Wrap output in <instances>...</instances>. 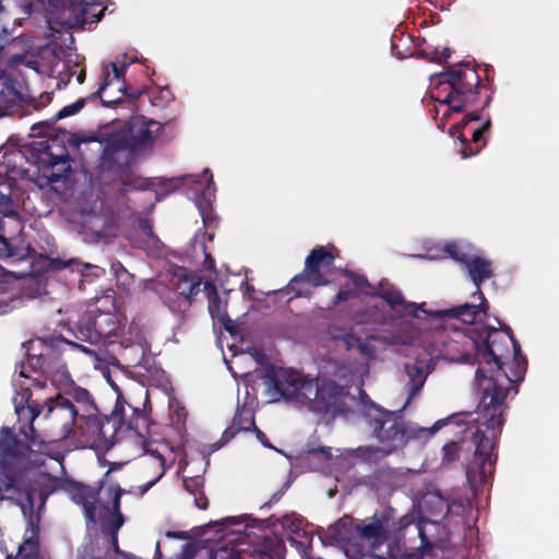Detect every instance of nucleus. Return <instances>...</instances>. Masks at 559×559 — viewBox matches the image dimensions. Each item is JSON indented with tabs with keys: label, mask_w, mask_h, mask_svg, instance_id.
I'll return each instance as SVG.
<instances>
[{
	"label": "nucleus",
	"mask_w": 559,
	"mask_h": 559,
	"mask_svg": "<svg viewBox=\"0 0 559 559\" xmlns=\"http://www.w3.org/2000/svg\"><path fill=\"white\" fill-rule=\"evenodd\" d=\"M472 334L478 361L475 380L480 396L473 435L474 460L466 465V478L472 487H477L486 485L493 473L497 459L493 452L508 409L506 400L513 384L524 379L527 360L510 328L502 331L486 326L473 330Z\"/></svg>",
	"instance_id": "f257e3e1"
},
{
	"label": "nucleus",
	"mask_w": 559,
	"mask_h": 559,
	"mask_svg": "<svg viewBox=\"0 0 559 559\" xmlns=\"http://www.w3.org/2000/svg\"><path fill=\"white\" fill-rule=\"evenodd\" d=\"M429 95L435 102L449 106V110L452 112L471 109L450 131L452 135L457 134L463 158L477 155L487 144L484 134L490 129V118L473 130L471 142L463 134V130L469 122L478 121L480 119L479 111L489 106L492 99L489 82L484 83L480 80L476 68L471 62H460L444 72L430 76Z\"/></svg>",
	"instance_id": "f03ea898"
},
{
	"label": "nucleus",
	"mask_w": 559,
	"mask_h": 559,
	"mask_svg": "<svg viewBox=\"0 0 559 559\" xmlns=\"http://www.w3.org/2000/svg\"><path fill=\"white\" fill-rule=\"evenodd\" d=\"M150 418L144 408L127 403L118 395L109 416L102 415L96 406H87L75 420L73 436L82 448L111 449L124 433L144 438L148 433Z\"/></svg>",
	"instance_id": "7ed1b4c3"
},
{
	"label": "nucleus",
	"mask_w": 559,
	"mask_h": 559,
	"mask_svg": "<svg viewBox=\"0 0 559 559\" xmlns=\"http://www.w3.org/2000/svg\"><path fill=\"white\" fill-rule=\"evenodd\" d=\"M31 444L16 438L9 427L0 430V502L10 501L19 506L24 515L33 514L35 493L39 508H44L51 490L39 487L29 471Z\"/></svg>",
	"instance_id": "20e7f679"
},
{
	"label": "nucleus",
	"mask_w": 559,
	"mask_h": 559,
	"mask_svg": "<svg viewBox=\"0 0 559 559\" xmlns=\"http://www.w3.org/2000/svg\"><path fill=\"white\" fill-rule=\"evenodd\" d=\"M32 391L28 388L22 389L14 396L15 412L21 418L25 413L28 415L29 435L23 431L26 439L32 445L43 443L37 441L34 420L43 413V419L46 421V429L50 431L52 440H64L69 438L74 429L75 420L79 415V408L72 401L58 394L55 399H50L45 405H40L31 400Z\"/></svg>",
	"instance_id": "39448f33"
},
{
	"label": "nucleus",
	"mask_w": 559,
	"mask_h": 559,
	"mask_svg": "<svg viewBox=\"0 0 559 559\" xmlns=\"http://www.w3.org/2000/svg\"><path fill=\"white\" fill-rule=\"evenodd\" d=\"M364 416L385 454L404 448L409 440L429 438L445 425V420H438L429 428L418 427L406 421L399 413L382 409L374 403L366 406Z\"/></svg>",
	"instance_id": "423d86ee"
},
{
	"label": "nucleus",
	"mask_w": 559,
	"mask_h": 559,
	"mask_svg": "<svg viewBox=\"0 0 559 559\" xmlns=\"http://www.w3.org/2000/svg\"><path fill=\"white\" fill-rule=\"evenodd\" d=\"M120 328L121 320L116 312L96 309L81 318L74 332L75 338L81 342H86L91 346L71 341L64 342L96 360H99L102 347L109 343L108 340L116 335Z\"/></svg>",
	"instance_id": "0eeeda50"
},
{
	"label": "nucleus",
	"mask_w": 559,
	"mask_h": 559,
	"mask_svg": "<svg viewBox=\"0 0 559 559\" xmlns=\"http://www.w3.org/2000/svg\"><path fill=\"white\" fill-rule=\"evenodd\" d=\"M307 400L306 406L311 412L332 420L338 416H348L355 397L347 386L340 385L334 380H324L319 384L314 379L313 384L308 385Z\"/></svg>",
	"instance_id": "6e6552de"
},
{
	"label": "nucleus",
	"mask_w": 559,
	"mask_h": 559,
	"mask_svg": "<svg viewBox=\"0 0 559 559\" xmlns=\"http://www.w3.org/2000/svg\"><path fill=\"white\" fill-rule=\"evenodd\" d=\"M333 249L317 246L310 251L306 258L304 270L296 274L287 285V293L292 294L293 298L308 296L310 290L307 285L319 287L329 284L324 272L329 271L335 262L336 255L333 253Z\"/></svg>",
	"instance_id": "1a4fd4ad"
},
{
	"label": "nucleus",
	"mask_w": 559,
	"mask_h": 559,
	"mask_svg": "<svg viewBox=\"0 0 559 559\" xmlns=\"http://www.w3.org/2000/svg\"><path fill=\"white\" fill-rule=\"evenodd\" d=\"M27 159L51 182L61 180L71 169L69 152L58 139L33 142L27 148Z\"/></svg>",
	"instance_id": "9d476101"
},
{
	"label": "nucleus",
	"mask_w": 559,
	"mask_h": 559,
	"mask_svg": "<svg viewBox=\"0 0 559 559\" xmlns=\"http://www.w3.org/2000/svg\"><path fill=\"white\" fill-rule=\"evenodd\" d=\"M263 379L272 391L274 401L285 400L301 405L307 404L308 385L314 382V379H308L293 368L270 367L265 370Z\"/></svg>",
	"instance_id": "9b49d317"
},
{
	"label": "nucleus",
	"mask_w": 559,
	"mask_h": 559,
	"mask_svg": "<svg viewBox=\"0 0 559 559\" xmlns=\"http://www.w3.org/2000/svg\"><path fill=\"white\" fill-rule=\"evenodd\" d=\"M90 142L103 144L100 165L107 170H123L128 168L135 155L122 128L111 131L104 139H100L99 135H94L79 140L78 145Z\"/></svg>",
	"instance_id": "f8f14e48"
},
{
	"label": "nucleus",
	"mask_w": 559,
	"mask_h": 559,
	"mask_svg": "<svg viewBox=\"0 0 559 559\" xmlns=\"http://www.w3.org/2000/svg\"><path fill=\"white\" fill-rule=\"evenodd\" d=\"M122 129L127 134L134 154H136L140 151L153 147L163 129V124L153 119H139L126 123Z\"/></svg>",
	"instance_id": "ddd939ff"
},
{
	"label": "nucleus",
	"mask_w": 559,
	"mask_h": 559,
	"mask_svg": "<svg viewBox=\"0 0 559 559\" xmlns=\"http://www.w3.org/2000/svg\"><path fill=\"white\" fill-rule=\"evenodd\" d=\"M99 490L100 488H93L78 481L69 485V495L76 504L82 507L87 525L97 524Z\"/></svg>",
	"instance_id": "4468645a"
},
{
	"label": "nucleus",
	"mask_w": 559,
	"mask_h": 559,
	"mask_svg": "<svg viewBox=\"0 0 559 559\" xmlns=\"http://www.w3.org/2000/svg\"><path fill=\"white\" fill-rule=\"evenodd\" d=\"M332 537L342 544L345 555L348 559H362L367 555L364 542L359 540L350 533V519L345 516L340 519L330 528Z\"/></svg>",
	"instance_id": "2eb2a0df"
},
{
	"label": "nucleus",
	"mask_w": 559,
	"mask_h": 559,
	"mask_svg": "<svg viewBox=\"0 0 559 559\" xmlns=\"http://www.w3.org/2000/svg\"><path fill=\"white\" fill-rule=\"evenodd\" d=\"M66 9L72 17L71 26L97 23L105 11L97 0H67Z\"/></svg>",
	"instance_id": "dca6fc26"
},
{
	"label": "nucleus",
	"mask_w": 559,
	"mask_h": 559,
	"mask_svg": "<svg viewBox=\"0 0 559 559\" xmlns=\"http://www.w3.org/2000/svg\"><path fill=\"white\" fill-rule=\"evenodd\" d=\"M24 83L5 72H0V110L5 116L24 100Z\"/></svg>",
	"instance_id": "f3484780"
},
{
	"label": "nucleus",
	"mask_w": 559,
	"mask_h": 559,
	"mask_svg": "<svg viewBox=\"0 0 559 559\" xmlns=\"http://www.w3.org/2000/svg\"><path fill=\"white\" fill-rule=\"evenodd\" d=\"M204 292L207 296L209 311L213 320L222 324L224 330L227 331L230 335H235L237 333V326L235 322L228 317L227 305L222 301L216 285L209 281L205 282Z\"/></svg>",
	"instance_id": "a211bd4d"
},
{
	"label": "nucleus",
	"mask_w": 559,
	"mask_h": 559,
	"mask_svg": "<svg viewBox=\"0 0 559 559\" xmlns=\"http://www.w3.org/2000/svg\"><path fill=\"white\" fill-rule=\"evenodd\" d=\"M489 306L484 297V300L478 299V304H463L452 308L438 310L432 313L435 318L456 319L465 324H474L478 317L483 313L487 314Z\"/></svg>",
	"instance_id": "6ab92c4d"
},
{
	"label": "nucleus",
	"mask_w": 559,
	"mask_h": 559,
	"mask_svg": "<svg viewBox=\"0 0 559 559\" xmlns=\"http://www.w3.org/2000/svg\"><path fill=\"white\" fill-rule=\"evenodd\" d=\"M465 267L468 272L469 278L476 286V290L473 293L472 297L474 299L484 300V293L481 292L480 286L485 281L489 280L493 275L491 261L481 257L472 255Z\"/></svg>",
	"instance_id": "aec40b11"
},
{
	"label": "nucleus",
	"mask_w": 559,
	"mask_h": 559,
	"mask_svg": "<svg viewBox=\"0 0 559 559\" xmlns=\"http://www.w3.org/2000/svg\"><path fill=\"white\" fill-rule=\"evenodd\" d=\"M252 428H255L253 412L246 406L238 407L234 415L231 425L222 433V437L217 442V448L228 443L240 431H251Z\"/></svg>",
	"instance_id": "412c9836"
},
{
	"label": "nucleus",
	"mask_w": 559,
	"mask_h": 559,
	"mask_svg": "<svg viewBox=\"0 0 559 559\" xmlns=\"http://www.w3.org/2000/svg\"><path fill=\"white\" fill-rule=\"evenodd\" d=\"M123 493L124 490L118 484H114L108 487L110 506L100 507L99 518L102 524H116V527L124 524V516L121 512V496Z\"/></svg>",
	"instance_id": "4be33fe9"
},
{
	"label": "nucleus",
	"mask_w": 559,
	"mask_h": 559,
	"mask_svg": "<svg viewBox=\"0 0 559 559\" xmlns=\"http://www.w3.org/2000/svg\"><path fill=\"white\" fill-rule=\"evenodd\" d=\"M350 533L359 540L370 543L373 547L382 544L388 537L382 522L376 518L368 524L354 523L350 519Z\"/></svg>",
	"instance_id": "5701e85b"
},
{
	"label": "nucleus",
	"mask_w": 559,
	"mask_h": 559,
	"mask_svg": "<svg viewBox=\"0 0 559 559\" xmlns=\"http://www.w3.org/2000/svg\"><path fill=\"white\" fill-rule=\"evenodd\" d=\"M8 559H13V557L9 556ZM14 559H44L40 552L39 528L32 522L28 523V528L24 534L23 543L19 546L17 554Z\"/></svg>",
	"instance_id": "b1692460"
},
{
	"label": "nucleus",
	"mask_w": 559,
	"mask_h": 559,
	"mask_svg": "<svg viewBox=\"0 0 559 559\" xmlns=\"http://www.w3.org/2000/svg\"><path fill=\"white\" fill-rule=\"evenodd\" d=\"M404 474L397 469L383 465L378 467L370 476L372 486L378 489H396L401 486Z\"/></svg>",
	"instance_id": "393cba45"
},
{
	"label": "nucleus",
	"mask_w": 559,
	"mask_h": 559,
	"mask_svg": "<svg viewBox=\"0 0 559 559\" xmlns=\"http://www.w3.org/2000/svg\"><path fill=\"white\" fill-rule=\"evenodd\" d=\"M138 225L141 238L134 239L135 246L145 251H158L163 243L153 230L152 221L146 217H140L138 219Z\"/></svg>",
	"instance_id": "a878e982"
},
{
	"label": "nucleus",
	"mask_w": 559,
	"mask_h": 559,
	"mask_svg": "<svg viewBox=\"0 0 559 559\" xmlns=\"http://www.w3.org/2000/svg\"><path fill=\"white\" fill-rule=\"evenodd\" d=\"M128 64L126 62L119 64V62H110L103 67L102 78L103 81L98 88L90 95V98H96L105 93L107 88L114 83V81L124 80V74Z\"/></svg>",
	"instance_id": "bb28decb"
},
{
	"label": "nucleus",
	"mask_w": 559,
	"mask_h": 559,
	"mask_svg": "<svg viewBox=\"0 0 559 559\" xmlns=\"http://www.w3.org/2000/svg\"><path fill=\"white\" fill-rule=\"evenodd\" d=\"M380 297L395 310L399 306H403L405 311L414 317H418L417 310L419 309L416 304L406 302L402 293L393 286L381 285Z\"/></svg>",
	"instance_id": "cd10ccee"
},
{
	"label": "nucleus",
	"mask_w": 559,
	"mask_h": 559,
	"mask_svg": "<svg viewBox=\"0 0 559 559\" xmlns=\"http://www.w3.org/2000/svg\"><path fill=\"white\" fill-rule=\"evenodd\" d=\"M332 338L341 340L347 350L356 349L366 358H372L374 355V348L368 340L360 338L350 332L341 335L332 333Z\"/></svg>",
	"instance_id": "c85d7f7f"
},
{
	"label": "nucleus",
	"mask_w": 559,
	"mask_h": 559,
	"mask_svg": "<svg viewBox=\"0 0 559 559\" xmlns=\"http://www.w3.org/2000/svg\"><path fill=\"white\" fill-rule=\"evenodd\" d=\"M202 280L199 275L185 271L178 275L177 288L179 294L189 301L200 293Z\"/></svg>",
	"instance_id": "c756f323"
},
{
	"label": "nucleus",
	"mask_w": 559,
	"mask_h": 559,
	"mask_svg": "<svg viewBox=\"0 0 559 559\" xmlns=\"http://www.w3.org/2000/svg\"><path fill=\"white\" fill-rule=\"evenodd\" d=\"M122 526H117L116 524H109V523H103L102 524V532L105 535H108L110 537V544L112 551L115 555L119 556V559H135V557L132 554H128L120 549L118 544V534ZM79 559H108V556L106 558H99L95 557L91 554H84Z\"/></svg>",
	"instance_id": "7c9ffc66"
},
{
	"label": "nucleus",
	"mask_w": 559,
	"mask_h": 559,
	"mask_svg": "<svg viewBox=\"0 0 559 559\" xmlns=\"http://www.w3.org/2000/svg\"><path fill=\"white\" fill-rule=\"evenodd\" d=\"M405 371L408 377V400L409 402L414 396H416L421 388L425 384L427 374L424 372L423 368L417 364H406Z\"/></svg>",
	"instance_id": "2f4dec72"
},
{
	"label": "nucleus",
	"mask_w": 559,
	"mask_h": 559,
	"mask_svg": "<svg viewBox=\"0 0 559 559\" xmlns=\"http://www.w3.org/2000/svg\"><path fill=\"white\" fill-rule=\"evenodd\" d=\"M117 90L121 94L119 97H112V95L104 96V93H102V95L96 96V98L100 99L103 106L114 108L123 103L122 96L127 97L128 103L133 104L142 94L141 91L129 90L124 83L118 86Z\"/></svg>",
	"instance_id": "473e14b6"
},
{
	"label": "nucleus",
	"mask_w": 559,
	"mask_h": 559,
	"mask_svg": "<svg viewBox=\"0 0 559 559\" xmlns=\"http://www.w3.org/2000/svg\"><path fill=\"white\" fill-rule=\"evenodd\" d=\"M370 556L376 559H423L424 557L419 551L406 552L397 542L389 543L385 554H371Z\"/></svg>",
	"instance_id": "72a5a7b5"
},
{
	"label": "nucleus",
	"mask_w": 559,
	"mask_h": 559,
	"mask_svg": "<svg viewBox=\"0 0 559 559\" xmlns=\"http://www.w3.org/2000/svg\"><path fill=\"white\" fill-rule=\"evenodd\" d=\"M154 462L153 465L156 467V475L146 484L140 487L141 493L148 491L165 474L166 472V459L158 452L151 453Z\"/></svg>",
	"instance_id": "f704fd0d"
},
{
	"label": "nucleus",
	"mask_w": 559,
	"mask_h": 559,
	"mask_svg": "<svg viewBox=\"0 0 559 559\" xmlns=\"http://www.w3.org/2000/svg\"><path fill=\"white\" fill-rule=\"evenodd\" d=\"M26 257L24 249L12 245L5 237L0 241V259L22 260Z\"/></svg>",
	"instance_id": "c9c22d12"
},
{
	"label": "nucleus",
	"mask_w": 559,
	"mask_h": 559,
	"mask_svg": "<svg viewBox=\"0 0 559 559\" xmlns=\"http://www.w3.org/2000/svg\"><path fill=\"white\" fill-rule=\"evenodd\" d=\"M443 251L456 262H460L464 266L472 258V254L467 253L456 242H448L443 247Z\"/></svg>",
	"instance_id": "e433bc0d"
},
{
	"label": "nucleus",
	"mask_w": 559,
	"mask_h": 559,
	"mask_svg": "<svg viewBox=\"0 0 559 559\" xmlns=\"http://www.w3.org/2000/svg\"><path fill=\"white\" fill-rule=\"evenodd\" d=\"M95 99L96 98H90V96H87L85 98H80L70 105L64 106L61 110H59L56 114V120L78 114L80 110H82L85 107V105L88 100H95Z\"/></svg>",
	"instance_id": "4c0bfd02"
},
{
	"label": "nucleus",
	"mask_w": 559,
	"mask_h": 559,
	"mask_svg": "<svg viewBox=\"0 0 559 559\" xmlns=\"http://www.w3.org/2000/svg\"><path fill=\"white\" fill-rule=\"evenodd\" d=\"M461 444L459 442L452 441L442 448V464L449 465L460 459Z\"/></svg>",
	"instance_id": "58836bf2"
},
{
	"label": "nucleus",
	"mask_w": 559,
	"mask_h": 559,
	"mask_svg": "<svg viewBox=\"0 0 559 559\" xmlns=\"http://www.w3.org/2000/svg\"><path fill=\"white\" fill-rule=\"evenodd\" d=\"M343 274L349 278V284L353 286L352 292H356V297L369 286L368 280L362 276L354 273L353 271L345 270Z\"/></svg>",
	"instance_id": "ea45409f"
},
{
	"label": "nucleus",
	"mask_w": 559,
	"mask_h": 559,
	"mask_svg": "<svg viewBox=\"0 0 559 559\" xmlns=\"http://www.w3.org/2000/svg\"><path fill=\"white\" fill-rule=\"evenodd\" d=\"M183 487L189 493L197 496L204 488V477L200 475L186 477L183 479Z\"/></svg>",
	"instance_id": "a19ab883"
},
{
	"label": "nucleus",
	"mask_w": 559,
	"mask_h": 559,
	"mask_svg": "<svg viewBox=\"0 0 559 559\" xmlns=\"http://www.w3.org/2000/svg\"><path fill=\"white\" fill-rule=\"evenodd\" d=\"M74 399L79 404H81V409H79L80 412H86V408L90 405L96 406L91 393L85 389H79L75 391Z\"/></svg>",
	"instance_id": "79ce46f5"
},
{
	"label": "nucleus",
	"mask_w": 559,
	"mask_h": 559,
	"mask_svg": "<svg viewBox=\"0 0 559 559\" xmlns=\"http://www.w3.org/2000/svg\"><path fill=\"white\" fill-rule=\"evenodd\" d=\"M354 297H356V292H352L349 288L340 289L338 293L333 297L331 307H336L337 305L346 302Z\"/></svg>",
	"instance_id": "37998d69"
},
{
	"label": "nucleus",
	"mask_w": 559,
	"mask_h": 559,
	"mask_svg": "<svg viewBox=\"0 0 559 559\" xmlns=\"http://www.w3.org/2000/svg\"><path fill=\"white\" fill-rule=\"evenodd\" d=\"M450 57L451 50L449 48H443L441 51L435 49L429 53V60L438 63L447 61Z\"/></svg>",
	"instance_id": "c03bdc74"
},
{
	"label": "nucleus",
	"mask_w": 559,
	"mask_h": 559,
	"mask_svg": "<svg viewBox=\"0 0 559 559\" xmlns=\"http://www.w3.org/2000/svg\"><path fill=\"white\" fill-rule=\"evenodd\" d=\"M309 456H321L324 460H331L332 459V449L330 447H319L313 448L308 451Z\"/></svg>",
	"instance_id": "a18cd8bd"
},
{
	"label": "nucleus",
	"mask_w": 559,
	"mask_h": 559,
	"mask_svg": "<svg viewBox=\"0 0 559 559\" xmlns=\"http://www.w3.org/2000/svg\"><path fill=\"white\" fill-rule=\"evenodd\" d=\"M194 497V504L201 509V510H206L209 508V500L204 493V491H200V493H198L197 496H193Z\"/></svg>",
	"instance_id": "49530a36"
},
{
	"label": "nucleus",
	"mask_w": 559,
	"mask_h": 559,
	"mask_svg": "<svg viewBox=\"0 0 559 559\" xmlns=\"http://www.w3.org/2000/svg\"><path fill=\"white\" fill-rule=\"evenodd\" d=\"M251 431H253L255 433V437L266 448H273L272 444L270 443L266 435L261 430L259 429L257 426L255 428H252Z\"/></svg>",
	"instance_id": "de8ad7c7"
},
{
	"label": "nucleus",
	"mask_w": 559,
	"mask_h": 559,
	"mask_svg": "<svg viewBox=\"0 0 559 559\" xmlns=\"http://www.w3.org/2000/svg\"><path fill=\"white\" fill-rule=\"evenodd\" d=\"M51 98H52V93L40 94L39 100H38L39 104H35V107L39 108V107L46 106L48 103H50Z\"/></svg>",
	"instance_id": "09e8293b"
},
{
	"label": "nucleus",
	"mask_w": 559,
	"mask_h": 559,
	"mask_svg": "<svg viewBox=\"0 0 559 559\" xmlns=\"http://www.w3.org/2000/svg\"><path fill=\"white\" fill-rule=\"evenodd\" d=\"M204 266L209 270L215 269V261L210 253H205Z\"/></svg>",
	"instance_id": "8fccbe9b"
},
{
	"label": "nucleus",
	"mask_w": 559,
	"mask_h": 559,
	"mask_svg": "<svg viewBox=\"0 0 559 559\" xmlns=\"http://www.w3.org/2000/svg\"><path fill=\"white\" fill-rule=\"evenodd\" d=\"M85 78H86V72H85V70H84V69H82V70L79 72V74H78V76H76V80H78V82H79L80 84H82V83H84Z\"/></svg>",
	"instance_id": "3c124183"
},
{
	"label": "nucleus",
	"mask_w": 559,
	"mask_h": 559,
	"mask_svg": "<svg viewBox=\"0 0 559 559\" xmlns=\"http://www.w3.org/2000/svg\"><path fill=\"white\" fill-rule=\"evenodd\" d=\"M160 557H162V551H160V547H159V542H157L156 547H155L154 559H160Z\"/></svg>",
	"instance_id": "603ef678"
},
{
	"label": "nucleus",
	"mask_w": 559,
	"mask_h": 559,
	"mask_svg": "<svg viewBox=\"0 0 559 559\" xmlns=\"http://www.w3.org/2000/svg\"><path fill=\"white\" fill-rule=\"evenodd\" d=\"M7 215L8 216H14V217L19 216L17 212H15V211H11Z\"/></svg>",
	"instance_id": "864d4df0"
},
{
	"label": "nucleus",
	"mask_w": 559,
	"mask_h": 559,
	"mask_svg": "<svg viewBox=\"0 0 559 559\" xmlns=\"http://www.w3.org/2000/svg\"><path fill=\"white\" fill-rule=\"evenodd\" d=\"M20 376H21V377H25V378H27V376L25 374L24 370H21V371H20Z\"/></svg>",
	"instance_id": "5fc2aeb1"
}]
</instances>
